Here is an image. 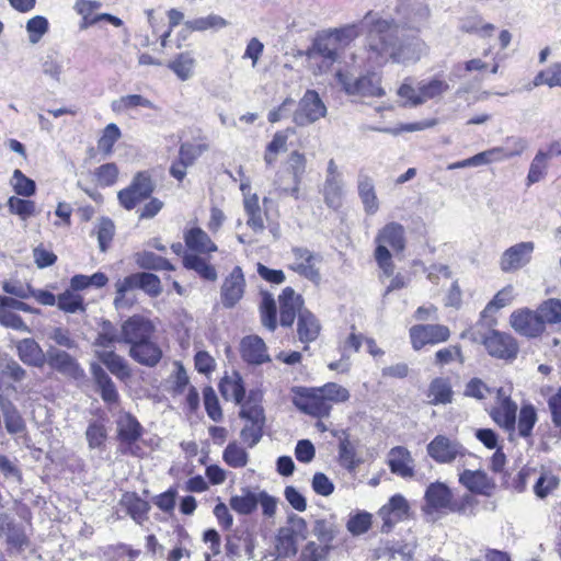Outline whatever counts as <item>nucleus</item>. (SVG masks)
<instances>
[{
    "instance_id": "f257e3e1",
    "label": "nucleus",
    "mask_w": 561,
    "mask_h": 561,
    "mask_svg": "<svg viewBox=\"0 0 561 561\" xmlns=\"http://www.w3.org/2000/svg\"><path fill=\"white\" fill-rule=\"evenodd\" d=\"M398 19H382L367 13L363 24L369 25L366 35V62L371 69L389 61L399 65L417 62L428 47L420 37L427 24L430 10L423 0H402L397 9Z\"/></svg>"
},
{
    "instance_id": "f03ea898",
    "label": "nucleus",
    "mask_w": 561,
    "mask_h": 561,
    "mask_svg": "<svg viewBox=\"0 0 561 561\" xmlns=\"http://www.w3.org/2000/svg\"><path fill=\"white\" fill-rule=\"evenodd\" d=\"M404 228L398 222L387 224L376 236L375 260L382 272L390 276L393 274V263L390 247L394 252H401L405 248Z\"/></svg>"
},
{
    "instance_id": "7ed1b4c3",
    "label": "nucleus",
    "mask_w": 561,
    "mask_h": 561,
    "mask_svg": "<svg viewBox=\"0 0 561 561\" xmlns=\"http://www.w3.org/2000/svg\"><path fill=\"white\" fill-rule=\"evenodd\" d=\"M471 340L481 342L489 355L500 359H514L518 353V344L515 339L496 330H489L485 333L472 332Z\"/></svg>"
},
{
    "instance_id": "20e7f679",
    "label": "nucleus",
    "mask_w": 561,
    "mask_h": 561,
    "mask_svg": "<svg viewBox=\"0 0 561 561\" xmlns=\"http://www.w3.org/2000/svg\"><path fill=\"white\" fill-rule=\"evenodd\" d=\"M117 296L114 299L116 308H121L124 295L134 289H141L150 297H158L162 293L160 278L146 272L134 273L123 279L117 280L115 284Z\"/></svg>"
},
{
    "instance_id": "39448f33",
    "label": "nucleus",
    "mask_w": 561,
    "mask_h": 561,
    "mask_svg": "<svg viewBox=\"0 0 561 561\" xmlns=\"http://www.w3.org/2000/svg\"><path fill=\"white\" fill-rule=\"evenodd\" d=\"M156 184L147 171L137 172L130 184L117 193L119 205L126 209H134L140 202L149 198Z\"/></svg>"
},
{
    "instance_id": "423d86ee",
    "label": "nucleus",
    "mask_w": 561,
    "mask_h": 561,
    "mask_svg": "<svg viewBox=\"0 0 561 561\" xmlns=\"http://www.w3.org/2000/svg\"><path fill=\"white\" fill-rule=\"evenodd\" d=\"M427 455L437 463L446 465L465 458L470 453L456 438L436 435L426 446Z\"/></svg>"
},
{
    "instance_id": "0eeeda50",
    "label": "nucleus",
    "mask_w": 561,
    "mask_h": 561,
    "mask_svg": "<svg viewBox=\"0 0 561 561\" xmlns=\"http://www.w3.org/2000/svg\"><path fill=\"white\" fill-rule=\"evenodd\" d=\"M327 112V106L319 93L314 90H307L293 113V122L298 127H306L325 117Z\"/></svg>"
},
{
    "instance_id": "6e6552de",
    "label": "nucleus",
    "mask_w": 561,
    "mask_h": 561,
    "mask_svg": "<svg viewBox=\"0 0 561 561\" xmlns=\"http://www.w3.org/2000/svg\"><path fill=\"white\" fill-rule=\"evenodd\" d=\"M339 83L348 95L380 98L385 90L380 85V78L375 72L354 78L347 73L337 72Z\"/></svg>"
},
{
    "instance_id": "1a4fd4ad",
    "label": "nucleus",
    "mask_w": 561,
    "mask_h": 561,
    "mask_svg": "<svg viewBox=\"0 0 561 561\" xmlns=\"http://www.w3.org/2000/svg\"><path fill=\"white\" fill-rule=\"evenodd\" d=\"M116 430L122 453L136 455L135 444L142 435V425L134 415L124 412L116 420Z\"/></svg>"
},
{
    "instance_id": "9d476101",
    "label": "nucleus",
    "mask_w": 561,
    "mask_h": 561,
    "mask_svg": "<svg viewBox=\"0 0 561 561\" xmlns=\"http://www.w3.org/2000/svg\"><path fill=\"white\" fill-rule=\"evenodd\" d=\"M453 494L450 489L443 482L431 483L424 495L425 505L423 511L426 514L449 510L451 512H461V507L451 501Z\"/></svg>"
},
{
    "instance_id": "9b49d317",
    "label": "nucleus",
    "mask_w": 561,
    "mask_h": 561,
    "mask_svg": "<svg viewBox=\"0 0 561 561\" xmlns=\"http://www.w3.org/2000/svg\"><path fill=\"white\" fill-rule=\"evenodd\" d=\"M291 254L294 260L289 267L300 276L313 283H319L321 276L317 264L322 261L321 255L301 247L293 248Z\"/></svg>"
},
{
    "instance_id": "f8f14e48",
    "label": "nucleus",
    "mask_w": 561,
    "mask_h": 561,
    "mask_svg": "<svg viewBox=\"0 0 561 561\" xmlns=\"http://www.w3.org/2000/svg\"><path fill=\"white\" fill-rule=\"evenodd\" d=\"M449 336V329L443 324H416L410 329V339L415 351L428 344L445 342Z\"/></svg>"
},
{
    "instance_id": "ddd939ff",
    "label": "nucleus",
    "mask_w": 561,
    "mask_h": 561,
    "mask_svg": "<svg viewBox=\"0 0 561 561\" xmlns=\"http://www.w3.org/2000/svg\"><path fill=\"white\" fill-rule=\"evenodd\" d=\"M154 328L150 320L142 316H133L122 323L121 342L133 345L152 337Z\"/></svg>"
},
{
    "instance_id": "4468645a",
    "label": "nucleus",
    "mask_w": 561,
    "mask_h": 561,
    "mask_svg": "<svg viewBox=\"0 0 561 561\" xmlns=\"http://www.w3.org/2000/svg\"><path fill=\"white\" fill-rule=\"evenodd\" d=\"M535 244L531 241L516 243L506 249L500 259V268L505 272H515L526 266L534 252Z\"/></svg>"
},
{
    "instance_id": "2eb2a0df",
    "label": "nucleus",
    "mask_w": 561,
    "mask_h": 561,
    "mask_svg": "<svg viewBox=\"0 0 561 561\" xmlns=\"http://www.w3.org/2000/svg\"><path fill=\"white\" fill-rule=\"evenodd\" d=\"M409 503L401 494L391 496L378 511V517L382 520L381 533H389L393 526L405 519L409 515Z\"/></svg>"
},
{
    "instance_id": "dca6fc26",
    "label": "nucleus",
    "mask_w": 561,
    "mask_h": 561,
    "mask_svg": "<svg viewBox=\"0 0 561 561\" xmlns=\"http://www.w3.org/2000/svg\"><path fill=\"white\" fill-rule=\"evenodd\" d=\"M510 323L517 333L527 337H537L545 331L537 309L524 308L514 311L510 317Z\"/></svg>"
},
{
    "instance_id": "f3484780",
    "label": "nucleus",
    "mask_w": 561,
    "mask_h": 561,
    "mask_svg": "<svg viewBox=\"0 0 561 561\" xmlns=\"http://www.w3.org/2000/svg\"><path fill=\"white\" fill-rule=\"evenodd\" d=\"M46 363L50 368L58 371L59 374L73 378L80 379L84 376L83 369L75 357L65 351L56 347H50L46 352Z\"/></svg>"
},
{
    "instance_id": "a211bd4d",
    "label": "nucleus",
    "mask_w": 561,
    "mask_h": 561,
    "mask_svg": "<svg viewBox=\"0 0 561 561\" xmlns=\"http://www.w3.org/2000/svg\"><path fill=\"white\" fill-rule=\"evenodd\" d=\"M245 279L240 266L233 267L231 273L225 278L221 286V302L225 308L234 307L243 297Z\"/></svg>"
},
{
    "instance_id": "6ab92c4d",
    "label": "nucleus",
    "mask_w": 561,
    "mask_h": 561,
    "mask_svg": "<svg viewBox=\"0 0 561 561\" xmlns=\"http://www.w3.org/2000/svg\"><path fill=\"white\" fill-rule=\"evenodd\" d=\"M279 301V322L282 327H291L300 311H305L304 299L296 294L291 287L283 289L278 298Z\"/></svg>"
},
{
    "instance_id": "aec40b11",
    "label": "nucleus",
    "mask_w": 561,
    "mask_h": 561,
    "mask_svg": "<svg viewBox=\"0 0 561 561\" xmlns=\"http://www.w3.org/2000/svg\"><path fill=\"white\" fill-rule=\"evenodd\" d=\"M497 398L500 403L492 409L491 417L501 427L513 432L516 425L517 405L502 388L497 390Z\"/></svg>"
},
{
    "instance_id": "412c9836",
    "label": "nucleus",
    "mask_w": 561,
    "mask_h": 561,
    "mask_svg": "<svg viewBox=\"0 0 561 561\" xmlns=\"http://www.w3.org/2000/svg\"><path fill=\"white\" fill-rule=\"evenodd\" d=\"M240 354L242 359L250 365H262L271 362L267 346L257 335H248L241 340Z\"/></svg>"
},
{
    "instance_id": "4be33fe9",
    "label": "nucleus",
    "mask_w": 561,
    "mask_h": 561,
    "mask_svg": "<svg viewBox=\"0 0 561 561\" xmlns=\"http://www.w3.org/2000/svg\"><path fill=\"white\" fill-rule=\"evenodd\" d=\"M288 164L289 168L286 171L291 176L293 186L284 185L279 180L276 181V184L286 195L298 199L300 183L306 171V158L302 153L293 151L289 156Z\"/></svg>"
},
{
    "instance_id": "5701e85b",
    "label": "nucleus",
    "mask_w": 561,
    "mask_h": 561,
    "mask_svg": "<svg viewBox=\"0 0 561 561\" xmlns=\"http://www.w3.org/2000/svg\"><path fill=\"white\" fill-rule=\"evenodd\" d=\"M90 371L102 400L106 404L117 403L119 394L116 386L108 374L102 368V366L96 363H92L90 366Z\"/></svg>"
},
{
    "instance_id": "b1692460",
    "label": "nucleus",
    "mask_w": 561,
    "mask_h": 561,
    "mask_svg": "<svg viewBox=\"0 0 561 561\" xmlns=\"http://www.w3.org/2000/svg\"><path fill=\"white\" fill-rule=\"evenodd\" d=\"M119 505L126 511V514L138 525H142L148 520L150 504L146 500L141 499L135 492H126L119 500Z\"/></svg>"
},
{
    "instance_id": "393cba45",
    "label": "nucleus",
    "mask_w": 561,
    "mask_h": 561,
    "mask_svg": "<svg viewBox=\"0 0 561 561\" xmlns=\"http://www.w3.org/2000/svg\"><path fill=\"white\" fill-rule=\"evenodd\" d=\"M0 409L5 430L10 435H21L26 433V423L11 400L0 396Z\"/></svg>"
},
{
    "instance_id": "a878e982",
    "label": "nucleus",
    "mask_w": 561,
    "mask_h": 561,
    "mask_svg": "<svg viewBox=\"0 0 561 561\" xmlns=\"http://www.w3.org/2000/svg\"><path fill=\"white\" fill-rule=\"evenodd\" d=\"M128 354L135 362L148 367L156 366L162 357V351L151 339L133 345Z\"/></svg>"
},
{
    "instance_id": "bb28decb",
    "label": "nucleus",
    "mask_w": 561,
    "mask_h": 561,
    "mask_svg": "<svg viewBox=\"0 0 561 561\" xmlns=\"http://www.w3.org/2000/svg\"><path fill=\"white\" fill-rule=\"evenodd\" d=\"M16 351L19 358L25 365L39 368L46 363V353L34 339L27 337L19 341Z\"/></svg>"
},
{
    "instance_id": "cd10ccee",
    "label": "nucleus",
    "mask_w": 561,
    "mask_h": 561,
    "mask_svg": "<svg viewBox=\"0 0 561 561\" xmlns=\"http://www.w3.org/2000/svg\"><path fill=\"white\" fill-rule=\"evenodd\" d=\"M357 191L363 203L364 210L368 215L376 214L379 209V202L376 195L374 181L363 171H360L357 176Z\"/></svg>"
},
{
    "instance_id": "c85d7f7f",
    "label": "nucleus",
    "mask_w": 561,
    "mask_h": 561,
    "mask_svg": "<svg viewBox=\"0 0 561 561\" xmlns=\"http://www.w3.org/2000/svg\"><path fill=\"white\" fill-rule=\"evenodd\" d=\"M459 482L469 491L483 495H488L494 486L486 473L481 470H463L459 474Z\"/></svg>"
},
{
    "instance_id": "c756f323",
    "label": "nucleus",
    "mask_w": 561,
    "mask_h": 561,
    "mask_svg": "<svg viewBox=\"0 0 561 561\" xmlns=\"http://www.w3.org/2000/svg\"><path fill=\"white\" fill-rule=\"evenodd\" d=\"M412 457L410 451L402 447H393L388 457V465L392 473L400 477L408 478L413 476V468L411 466Z\"/></svg>"
},
{
    "instance_id": "7c9ffc66",
    "label": "nucleus",
    "mask_w": 561,
    "mask_h": 561,
    "mask_svg": "<svg viewBox=\"0 0 561 561\" xmlns=\"http://www.w3.org/2000/svg\"><path fill=\"white\" fill-rule=\"evenodd\" d=\"M186 247L196 253H211L218 250L209 236L199 227H194L184 232Z\"/></svg>"
},
{
    "instance_id": "2f4dec72",
    "label": "nucleus",
    "mask_w": 561,
    "mask_h": 561,
    "mask_svg": "<svg viewBox=\"0 0 561 561\" xmlns=\"http://www.w3.org/2000/svg\"><path fill=\"white\" fill-rule=\"evenodd\" d=\"M298 337L302 343L314 341L320 333V323L309 310L300 311L297 323Z\"/></svg>"
},
{
    "instance_id": "473e14b6",
    "label": "nucleus",
    "mask_w": 561,
    "mask_h": 561,
    "mask_svg": "<svg viewBox=\"0 0 561 561\" xmlns=\"http://www.w3.org/2000/svg\"><path fill=\"white\" fill-rule=\"evenodd\" d=\"M99 360L117 378L126 379L130 376V369L126 360L114 351H98Z\"/></svg>"
},
{
    "instance_id": "72a5a7b5",
    "label": "nucleus",
    "mask_w": 561,
    "mask_h": 561,
    "mask_svg": "<svg viewBox=\"0 0 561 561\" xmlns=\"http://www.w3.org/2000/svg\"><path fill=\"white\" fill-rule=\"evenodd\" d=\"M453 394L454 392L449 379L437 377L431 381L427 393L431 404L438 405L451 403Z\"/></svg>"
},
{
    "instance_id": "f704fd0d",
    "label": "nucleus",
    "mask_w": 561,
    "mask_h": 561,
    "mask_svg": "<svg viewBox=\"0 0 561 561\" xmlns=\"http://www.w3.org/2000/svg\"><path fill=\"white\" fill-rule=\"evenodd\" d=\"M220 392L226 400H232L240 404L245 396L243 380L238 373L231 377H225L219 385Z\"/></svg>"
},
{
    "instance_id": "c9c22d12",
    "label": "nucleus",
    "mask_w": 561,
    "mask_h": 561,
    "mask_svg": "<svg viewBox=\"0 0 561 561\" xmlns=\"http://www.w3.org/2000/svg\"><path fill=\"white\" fill-rule=\"evenodd\" d=\"M341 47L329 33L318 37L313 45V54L323 58L327 66L332 65L337 59Z\"/></svg>"
},
{
    "instance_id": "e433bc0d",
    "label": "nucleus",
    "mask_w": 561,
    "mask_h": 561,
    "mask_svg": "<svg viewBox=\"0 0 561 561\" xmlns=\"http://www.w3.org/2000/svg\"><path fill=\"white\" fill-rule=\"evenodd\" d=\"M243 206L248 216L247 225L254 232H262L265 226L259 204V196L256 194L245 195V198L243 199Z\"/></svg>"
},
{
    "instance_id": "4c0bfd02",
    "label": "nucleus",
    "mask_w": 561,
    "mask_h": 561,
    "mask_svg": "<svg viewBox=\"0 0 561 561\" xmlns=\"http://www.w3.org/2000/svg\"><path fill=\"white\" fill-rule=\"evenodd\" d=\"M257 493L252 492L249 488L241 490V494L233 495L229 500L230 507L240 515H250L257 507Z\"/></svg>"
},
{
    "instance_id": "58836bf2",
    "label": "nucleus",
    "mask_w": 561,
    "mask_h": 561,
    "mask_svg": "<svg viewBox=\"0 0 561 561\" xmlns=\"http://www.w3.org/2000/svg\"><path fill=\"white\" fill-rule=\"evenodd\" d=\"M183 265L206 280L215 282L217 279L216 268L197 254H186L183 257Z\"/></svg>"
},
{
    "instance_id": "ea45409f",
    "label": "nucleus",
    "mask_w": 561,
    "mask_h": 561,
    "mask_svg": "<svg viewBox=\"0 0 561 561\" xmlns=\"http://www.w3.org/2000/svg\"><path fill=\"white\" fill-rule=\"evenodd\" d=\"M448 90L449 84L443 79L422 80L417 83V91H420L421 96L416 102H422L423 104L428 100L442 96Z\"/></svg>"
},
{
    "instance_id": "a19ab883",
    "label": "nucleus",
    "mask_w": 561,
    "mask_h": 561,
    "mask_svg": "<svg viewBox=\"0 0 561 561\" xmlns=\"http://www.w3.org/2000/svg\"><path fill=\"white\" fill-rule=\"evenodd\" d=\"M537 312L540 321L542 322L543 329H546L547 324L561 323V299L549 298L542 301L538 306Z\"/></svg>"
},
{
    "instance_id": "79ce46f5",
    "label": "nucleus",
    "mask_w": 561,
    "mask_h": 561,
    "mask_svg": "<svg viewBox=\"0 0 561 561\" xmlns=\"http://www.w3.org/2000/svg\"><path fill=\"white\" fill-rule=\"evenodd\" d=\"M136 264L144 270L173 271L174 266L164 257L150 251H142L135 254Z\"/></svg>"
},
{
    "instance_id": "37998d69",
    "label": "nucleus",
    "mask_w": 561,
    "mask_h": 561,
    "mask_svg": "<svg viewBox=\"0 0 561 561\" xmlns=\"http://www.w3.org/2000/svg\"><path fill=\"white\" fill-rule=\"evenodd\" d=\"M339 461L348 471H354L362 463V459L357 457L355 446L347 436L340 438Z\"/></svg>"
},
{
    "instance_id": "c03bdc74",
    "label": "nucleus",
    "mask_w": 561,
    "mask_h": 561,
    "mask_svg": "<svg viewBox=\"0 0 561 561\" xmlns=\"http://www.w3.org/2000/svg\"><path fill=\"white\" fill-rule=\"evenodd\" d=\"M323 197L328 207L339 209L343 203V180L325 179Z\"/></svg>"
},
{
    "instance_id": "a18cd8bd",
    "label": "nucleus",
    "mask_w": 561,
    "mask_h": 561,
    "mask_svg": "<svg viewBox=\"0 0 561 561\" xmlns=\"http://www.w3.org/2000/svg\"><path fill=\"white\" fill-rule=\"evenodd\" d=\"M300 409L314 417L329 416L332 405L320 393L309 396Z\"/></svg>"
},
{
    "instance_id": "49530a36",
    "label": "nucleus",
    "mask_w": 561,
    "mask_h": 561,
    "mask_svg": "<svg viewBox=\"0 0 561 561\" xmlns=\"http://www.w3.org/2000/svg\"><path fill=\"white\" fill-rule=\"evenodd\" d=\"M261 320L262 324L270 331H274L277 327L276 302L270 293L262 294Z\"/></svg>"
},
{
    "instance_id": "de8ad7c7",
    "label": "nucleus",
    "mask_w": 561,
    "mask_h": 561,
    "mask_svg": "<svg viewBox=\"0 0 561 561\" xmlns=\"http://www.w3.org/2000/svg\"><path fill=\"white\" fill-rule=\"evenodd\" d=\"M296 537L291 529L280 528L276 538L278 558H291L297 553Z\"/></svg>"
},
{
    "instance_id": "09e8293b",
    "label": "nucleus",
    "mask_w": 561,
    "mask_h": 561,
    "mask_svg": "<svg viewBox=\"0 0 561 561\" xmlns=\"http://www.w3.org/2000/svg\"><path fill=\"white\" fill-rule=\"evenodd\" d=\"M222 459L231 468H243L248 465L249 454L237 442H231L225 448Z\"/></svg>"
},
{
    "instance_id": "8fccbe9b",
    "label": "nucleus",
    "mask_w": 561,
    "mask_h": 561,
    "mask_svg": "<svg viewBox=\"0 0 561 561\" xmlns=\"http://www.w3.org/2000/svg\"><path fill=\"white\" fill-rule=\"evenodd\" d=\"M168 67L178 76L179 79L185 81L193 76L195 59L190 53H182L174 60L170 61Z\"/></svg>"
},
{
    "instance_id": "3c124183",
    "label": "nucleus",
    "mask_w": 561,
    "mask_h": 561,
    "mask_svg": "<svg viewBox=\"0 0 561 561\" xmlns=\"http://www.w3.org/2000/svg\"><path fill=\"white\" fill-rule=\"evenodd\" d=\"M57 306L60 310L68 313L85 311L83 297L71 289H66L57 297Z\"/></svg>"
},
{
    "instance_id": "603ef678",
    "label": "nucleus",
    "mask_w": 561,
    "mask_h": 561,
    "mask_svg": "<svg viewBox=\"0 0 561 561\" xmlns=\"http://www.w3.org/2000/svg\"><path fill=\"white\" fill-rule=\"evenodd\" d=\"M537 422V412L533 404H523L518 414V434L522 437H529Z\"/></svg>"
},
{
    "instance_id": "864d4df0",
    "label": "nucleus",
    "mask_w": 561,
    "mask_h": 561,
    "mask_svg": "<svg viewBox=\"0 0 561 561\" xmlns=\"http://www.w3.org/2000/svg\"><path fill=\"white\" fill-rule=\"evenodd\" d=\"M156 108L154 104L140 94H129L115 100L112 104L114 111L126 112L135 107Z\"/></svg>"
},
{
    "instance_id": "5fc2aeb1",
    "label": "nucleus",
    "mask_w": 561,
    "mask_h": 561,
    "mask_svg": "<svg viewBox=\"0 0 561 561\" xmlns=\"http://www.w3.org/2000/svg\"><path fill=\"white\" fill-rule=\"evenodd\" d=\"M547 162H548V153H546L542 150H539L536 153V156L533 159L530 167H529V171H528V175H527L528 184L537 183L541 179H543V176L546 175V172H547V168H548Z\"/></svg>"
},
{
    "instance_id": "6e6d98bb",
    "label": "nucleus",
    "mask_w": 561,
    "mask_h": 561,
    "mask_svg": "<svg viewBox=\"0 0 561 561\" xmlns=\"http://www.w3.org/2000/svg\"><path fill=\"white\" fill-rule=\"evenodd\" d=\"M102 330L99 332L94 344L103 348H110L114 343L121 342V332L117 333L116 328L108 320L102 322Z\"/></svg>"
},
{
    "instance_id": "4d7b16f0",
    "label": "nucleus",
    "mask_w": 561,
    "mask_h": 561,
    "mask_svg": "<svg viewBox=\"0 0 561 561\" xmlns=\"http://www.w3.org/2000/svg\"><path fill=\"white\" fill-rule=\"evenodd\" d=\"M0 324L16 331L30 332V328L23 321V319L13 312L8 306H3L0 302Z\"/></svg>"
},
{
    "instance_id": "13d9d810",
    "label": "nucleus",
    "mask_w": 561,
    "mask_h": 561,
    "mask_svg": "<svg viewBox=\"0 0 561 561\" xmlns=\"http://www.w3.org/2000/svg\"><path fill=\"white\" fill-rule=\"evenodd\" d=\"M115 233V225L112 219L102 217L96 225V236L99 247L102 252H105L108 244L113 240Z\"/></svg>"
},
{
    "instance_id": "bf43d9fd",
    "label": "nucleus",
    "mask_w": 561,
    "mask_h": 561,
    "mask_svg": "<svg viewBox=\"0 0 561 561\" xmlns=\"http://www.w3.org/2000/svg\"><path fill=\"white\" fill-rule=\"evenodd\" d=\"M317 392L320 393L323 398H325V400L329 403L345 402L350 399L348 390L335 382L325 383L321 388L317 389Z\"/></svg>"
},
{
    "instance_id": "052dcab7",
    "label": "nucleus",
    "mask_w": 561,
    "mask_h": 561,
    "mask_svg": "<svg viewBox=\"0 0 561 561\" xmlns=\"http://www.w3.org/2000/svg\"><path fill=\"white\" fill-rule=\"evenodd\" d=\"M106 428L101 422L93 421L89 424L85 431V438L90 448L94 449L102 447L106 440Z\"/></svg>"
},
{
    "instance_id": "680f3d73",
    "label": "nucleus",
    "mask_w": 561,
    "mask_h": 561,
    "mask_svg": "<svg viewBox=\"0 0 561 561\" xmlns=\"http://www.w3.org/2000/svg\"><path fill=\"white\" fill-rule=\"evenodd\" d=\"M121 130L118 126L114 123L108 124L104 130L103 135L98 141V148L104 154H110L113 150L114 144L119 139Z\"/></svg>"
},
{
    "instance_id": "e2e57ef3",
    "label": "nucleus",
    "mask_w": 561,
    "mask_h": 561,
    "mask_svg": "<svg viewBox=\"0 0 561 561\" xmlns=\"http://www.w3.org/2000/svg\"><path fill=\"white\" fill-rule=\"evenodd\" d=\"M7 205L11 214L18 215L22 219H26L35 213V203L30 199L11 196Z\"/></svg>"
},
{
    "instance_id": "0e129e2a",
    "label": "nucleus",
    "mask_w": 561,
    "mask_h": 561,
    "mask_svg": "<svg viewBox=\"0 0 561 561\" xmlns=\"http://www.w3.org/2000/svg\"><path fill=\"white\" fill-rule=\"evenodd\" d=\"M13 188L14 192L24 197H31L35 194L36 185L35 182L28 178H26L21 170H14L13 172Z\"/></svg>"
},
{
    "instance_id": "69168bd1",
    "label": "nucleus",
    "mask_w": 561,
    "mask_h": 561,
    "mask_svg": "<svg viewBox=\"0 0 561 561\" xmlns=\"http://www.w3.org/2000/svg\"><path fill=\"white\" fill-rule=\"evenodd\" d=\"M203 397L208 416L213 421L219 422L222 417V412L215 390L211 387H206L203 391Z\"/></svg>"
},
{
    "instance_id": "338daca9",
    "label": "nucleus",
    "mask_w": 561,
    "mask_h": 561,
    "mask_svg": "<svg viewBox=\"0 0 561 561\" xmlns=\"http://www.w3.org/2000/svg\"><path fill=\"white\" fill-rule=\"evenodd\" d=\"M28 39L32 44L39 42L42 36L48 31V21L46 18L36 15L26 23Z\"/></svg>"
},
{
    "instance_id": "774afa93",
    "label": "nucleus",
    "mask_w": 561,
    "mask_h": 561,
    "mask_svg": "<svg viewBox=\"0 0 561 561\" xmlns=\"http://www.w3.org/2000/svg\"><path fill=\"white\" fill-rule=\"evenodd\" d=\"M328 551V546H318L310 541L301 550L298 561H325Z\"/></svg>"
}]
</instances>
